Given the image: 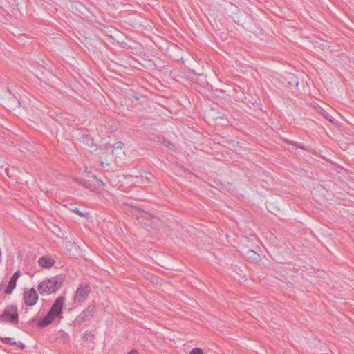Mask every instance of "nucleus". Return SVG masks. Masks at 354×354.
<instances>
[{"instance_id":"obj_1","label":"nucleus","mask_w":354,"mask_h":354,"mask_svg":"<svg viewBox=\"0 0 354 354\" xmlns=\"http://www.w3.org/2000/svg\"><path fill=\"white\" fill-rule=\"evenodd\" d=\"M64 301V297H58L47 314L44 317L38 319L37 322V326L42 328L50 325L57 317L61 315Z\"/></svg>"},{"instance_id":"obj_2","label":"nucleus","mask_w":354,"mask_h":354,"mask_svg":"<svg viewBox=\"0 0 354 354\" xmlns=\"http://www.w3.org/2000/svg\"><path fill=\"white\" fill-rule=\"evenodd\" d=\"M62 281L57 276L41 281L37 287L39 293L42 295H49L55 293L62 286Z\"/></svg>"},{"instance_id":"obj_3","label":"nucleus","mask_w":354,"mask_h":354,"mask_svg":"<svg viewBox=\"0 0 354 354\" xmlns=\"http://www.w3.org/2000/svg\"><path fill=\"white\" fill-rule=\"evenodd\" d=\"M0 321L17 324L19 323V315L17 306H11L6 308L0 315Z\"/></svg>"},{"instance_id":"obj_4","label":"nucleus","mask_w":354,"mask_h":354,"mask_svg":"<svg viewBox=\"0 0 354 354\" xmlns=\"http://www.w3.org/2000/svg\"><path fill=\"white\" fill-rule=\"evenodd\" d=\"M23 299L27 306H32L35 305L39 299L38 293L35 288H32L29 290L24 291Z\"/></svg>"},{"instance_id":"obj_5","label":"nucleus","mask_w":354,"mask_h":354,"mask_svg":"<svg viewBox=\"0 0 354 354\" xmlns=\"http://www.w3.org/2000/svg\"><path fill=\"white\" fill-rule=\"evenodd\" d=\"M95 311V308L93 306H88L81 313H80L75 319V323L80 324L87 319L93 317Z\"/></svg>"},{"instance_id":"obj_6","label":"nucleus","mask_w":354,"mask_h":354,"mask_svg":"<svg viewBox=\"0 0 354 354\" xmlns=\"http://www.w3.org/2000/svg\"><path fill=\"white\" fill-rule=\"evenodd\" d=\"M89 292L90 290L88 286L80 285L75 292V300L80 303L83 302L86 299Z\"/></svg>"},{"instance_id":"obj_7","label":"nucleus","mask_w":354,"mask_h":354,"mask_svg":"<svg viewBox=\"0 0 354 354\" xmlns=\"http://www.w3.org/2000/svg\"><path fill=\"white\" fill-rule=\"evenodd\" d=\"M243 255L250 262L257 263L261 260L260 255L252 250L247 249L241 252Z\"/></svg>"},{"instance_id":"obj_8","label":"nucleus","mask_w":354,"mask_h":354,"mask_svg":"<svg viewBox=\"0 0 354 354\" xmlns=\"http://www.w3.org/2000/svg\"><path fill=\"white\" fill-rule=\"evenodd\" d=\"M55 263V260L48 256H43L38 259V264L41 268H50Z\"/></svg>"},{"instance_id":"obj_9","label":"nucleus","mask_w":354,"mask_h":354,"mask_svg":"<svg viewBox=\"0 0 354 354\" xmlns=\"http://www.w3.org/2000/svg\"><path fill=\"white\" fill-rule=\"evenodd\" d=\"M136 210L137 212V213L136 214V216L138 220L142 218L150 220L153 218V216L151 214H148L145 211L140 210V209H136Z\"/></svg>"},{"instance_id":"obj_10","label":"nucleus","mask_w":354,"mask_h":354,"mask_svg":"<svg viewBox=\"0 0 354 354\" xmlns=\"http://www.w3.org/2000/svg\"><path fill=\"white\" fill-rule=\"evenodd\" d=\"M81 141L82 143L86 145L88 147H93V141L91 138V136L88 134H82L81 136Z\"/></svg>"},{"instance_id":"obj_11","label":"nucleus","mask_w":354,"mask_h":354,"mask_svg":"<svg viewBox=\"0 0 354 354\" xmlns=\"http://www.w3.org/2000/svg\"><path fill=\"white\" fill-rule=\"evenodd\" d=\"M286 80H287V84L289 86H297L299 84L297 77L291 74H289Z\"/></svg>"},{"instance_id":"obj_12","label":"nucleus","mask_w":354,"mask_h":354,"mask_svg":"<svg viewBox=\"0 0 354 354\" xmlns=\"http://www.w3.org/2000/svg\"><path fill=\"white\" fill-rule=\"evenodd\" d=\"M20 274H21V272L19 270L16 271L13 274V275L12 276L10 279L9 280L8 283H11L12 285H13L16 287L17 281V279H19Z\"/></svg>"},{"instance_id":"obj_13","label":"nucleus","mask_w":354,"mask_h":354,"mask_svg":"<svg viewBox=\"0 0 354 354\" xmlns=\"http://www.w3.org/2000/svg\"><path fill=\"white\" fill-rule=\"evenodd\" d=\"M158 141L162 142L164 146L166 147L172 149L174 147V145L173 143H171L169 140H167L164 138L158 137Z\"/></svg>"},{"instance_id":"obj_14","label":"nucleus","mask_w":354,"mask_h":354,"mask_svg":"<svg viewBox=\"0 0 354 354\" xmlns=\"http://www.w3.org/2000/svg\"><path fill=\"white\" fill-rule=\"evenodd\" d=\"M82 339L84 341L92 342L94 339V334L92 333L91 331H86L83 334Z\"/></svg>"},{"instance_id":"obj_15","label":"nucleus","mask_w":354,"mask_h":354,"mask_svg":"<svg viewBox=\"0 0 354 354\" xmlns=\"http://www.w3.org/2000/svg\"><path fill=\"white\" fill-rule=\"evenodd\" d=\"M1 340L3 343L6 344L13 345L15 344L14 339L10 337H2L1 338Z\"/></svg>"},{"instance_id":"obj_16","label":"nucleus","mask_w":354,"mask_h":354,"mask_svg":"<svg viewBox=\"0 0 354 354\" xmlns=\"http://www.w3.org/2000/svg\"><path fill=\"white\" fill-rule=\"evenodd\" d=\"M15 288V286L8 283L7 285L4 292L6 295H10L12 292L13 290Z\"/></svg>"},{"instance_id":"obj_17","label":"nucleus","mask_w":354,"mask_h":354,"mask_svg":"<svg viewBox=\"0 0 354 354\" xmlns=\"http://www.w3.org/2000/svg\"><path fill=\"white\" fill-rule=\"evenodd\" d=\"M286 143L288 144H290V145H294V146H296L300 149H305V148L304 147L303 145H300L299 143L298 142H293V141H290V140H284Z\"/></svg>"},{"instance_id":"obj_18","label":"nucleus","mask_w":354,"mask_h":354,"mask_svg":"<svg viewBox=\"0 0 354 354\" xmlns=\"http://www.w3.org/2000/svg\"><path fill=\"white\" fill-rule=\"evenodd\" d=\"M190 354H203V352L200 348H194L191 351Z\"/></svg>"},{"instance_id":"obj_19","label":"nucleus","mask_w":354,"mask_h":354,"mask_svg":"<svg viewBox=\"0 0 354 354\" xmlns=\"http://www.w3.org/2000/svg\"><path fill=\"white\" fill-rule=\"evenodd\" d=\"M321 111H320V113L327 120H328L329 121H332V120L330 118V115L326 113L324 110H323L322 109H321Z\"/></svg>"},{"instance_id":"obj_20","label":"nucleus","mask_w":354,"mask_h":354,"mask_svg":"<svg viewBox=\"0 0 354 354\" xmlns=\"http://www.w3.org/2000/svg\"><path fill=\"white\" fill-rule=\"evenodd\" d=\"M71 211L76 213L78 216L81 217H84V214L80 211L77 207L71 208Z\"/></svg>"},{"instance_id":"obj_21","label":"nucleus","mask_w":354,"mask_h":354,"mask_svg":"<svg viewBox=\"0 0 354 354\" xmlns=\"http://www.w3.org/2000/svg\"><path fill=\"white\" fill-rule=\"evenodd\" d=\"M13 345L20 349H24L26 347L25 344L24 343H22L21 342H16L15 341V344H14Z\"/></svg>"},{"instance_id":"obj_22","label":"nucleus","mask_w":354,"mask_h":354,"mask_svg":"<svg viewBox=\"0 0 354 354\" xmlns=\"http://www.w3.org/2000/svg\"><path fill=\"white\" fill-rule=\"evenodd\" d=\"M124 145L122 142H118L115 144L114 148L115 149H122Z\"/></svg>"},{"instance_id":"obj_23","label":"nucleus","mask_w":354,"mask_h":354,"mask_svg":"<svg viewBox=\"0 0 354 354\" xmlns=\"http://www.w3.org/2000/svg\"><path fill=\"white\" fill-rule=\"evenodd\" d=\"M96 183L102 187H104L106 186V184L102 180L96 178Z\"/></svg>"},{"instance_id":"obj_24","label":"nucleus","mask_w":354,"mask_h":354,"mask_svg":"<svg viewBox=\"0 0 354 354\" xmlns=\"http://www.w3.org/2000/svg\"><path fill=\"white\" fill-rule=\"evenodd\" d=\"M164 70H165V71L162 72V73H163V74H164V75H165L166 77H170V71H168L167 70H165V68H164Z\"/></svg>"},{"instance_id":"obj_25","label":"nucleus","mask_w":354,"mask_h":354,"mask_svg":"<svg viewBox=\"0 0 354 354\" xmlns=\"http://www.w3.org/2000/svg\"><path fill=\"white\" fill-rule=\"evenodd\" d=\"M127 354H138V351L136 350H131L130 352H129Z\"/></svg>"},{"instance_id":"obj_26","label":"nucleus","mask_w":354,"mask_h":354,"mask_svg":"<svg viewBox=\"0 0 354 354\" xmlns=\"http://www.w3.org/2000/svg\"><path fill=\"white\" fill-rule=\"evenodd\" d=\"M100 165H101L102 167H105V165H108V164H107V163L104 162L103 161H101V162H100Z\"/></svg>"},{"instance_id":"obj_27","label":"nucleus","mask_w":354,"mask_h":354,"mask_svg":"<svg viewBox=\"0 0 354 354\" xmlns=\"http://www.w3.org/2000/svg\"><path fill=\"white\" fill-rule=\"evenodd\" d=\"M156 113H158L159 116H161L162 112H159L158 111L156 110Z\"/></svg>"},{"instance_id":"obj_28","label":"nucleus","mask_w":354,"mask_h":354,"mask_svg":"<svg viewBox=\"0 0 354 354\" xmlns=\"http://www.w3.org/2000/svg\"><path fill=\"white\" fill-rule=\"evenodd\" d=\"M85 171H86V172H88V168H87V167H86V169H85Z\"/></svg>"},{"instance_id":"obj_29","label":"nucleus","mask_w":354,"mask_h":354,"mask_svg":"<svg viewBox=\"0 0 354 354\" xmlns=\"http://www.w3.org/2000/svg\"><path fill=\"white\" fill-rule=\"evenodd\" d=\"M159 73H160H160H162V70H159Z\"/></svg>"}]
</instances>
